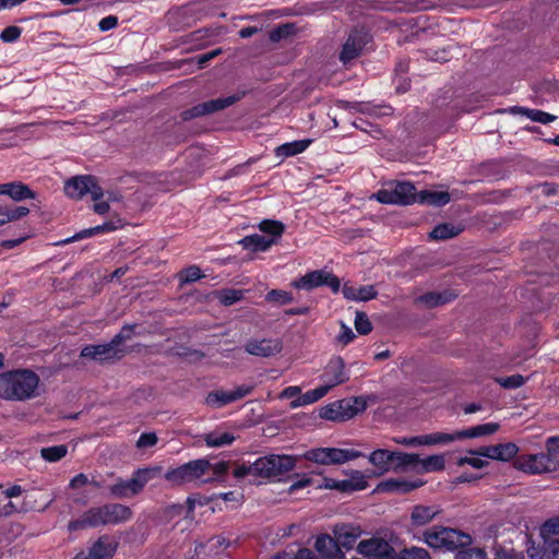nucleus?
<instances>
[{"label": "nucleus", "mask_w": 559, "mask_h": 559, "mask_svg": "<svg viewBox=\"0 0 559 559\" xmlns=\"http://www.w3.org/2000/svg\"><path fill=\"white\" fill-rule=\"evenodd\" d=\"M240 243L245 249L258 252V251H266L274 245V239L267 238L264 235L253 234L250 236H246L240 240Z\"/></svg>", "instance_id": "obj_35"}, {"label": "nucleus", "mask_w": 559, "mask_h": 559, "mask_svg": "<svg viewBox=\"0 0 559 559\" xmlns=\"http://www.w3.org/2000/svg\"><path fill=\"white\" fill-rule=\"evenodd\" d=\"M68 453V447L64 444L43 448L40 450L41 457L50 463L58 462Z\"/></svg>", "instance_id": "obj_45"}, {"label": "nucleus", "mask_w": 559, "mask_h": 559, "mask_svg": "<svg viewBox=\"0 0 559 559\" xmlns=\"http://www.w3.org/2000/svg\"><path fill=\"white\" fill-rule=\"evenodd\" d=\"M540 536L545 543L559 545V516L552 518L542 525Z\"/></svg>", "instance_id": "obj_39"}, {"label": "nucleus", "mask_w": 559, "mask_h": 559, "mask_svg": "<svg viewBox=\"0 0 559 559\" xmlns=\"http://www.w3.org/2000/svg\"><path fill=\"white\" fill-rule=\"evenodd\" d=\"M469 454H477L485 459L509 461L518 453V447L514 443H501L496 445L481 447L477 451L471 450Z\"/></svg>", "instance_id": "obj_17"}, {"label": "nucleus", "mask_w": 559, "mask_h": 559, "mask_svg": "<svg viewBox=\"0 0 559 559\" xmlns=\"http://www.w3.org/2000/svg\"><path fill=\"white\" fill-rule=\"evenodd\" d=\"M202 277L201 270L198 266H189L180 273L182 283H192Z\"/></svg>", "instance_id": "obj_58"}, {"label": "nucleus", "mask_w": 559, "mask_h": 559, "mask_svg": "<svg viewBox=\"0 0 559 559\" xmlns=\"http://www.w3.org/2000/svg\"><path fill=\"white\" fill-rule=\"evenodd\" d=\"M117 25L118 19L115 15H108L106 17H103L98 23V27L102 32L114 29Z\"/></svg>", "instance_id": "obj_62"}, {"label": "nucleus", "mask_w": 559, "mask_h": 559, "mask_svg": "<svg viewBox=\"0 0 559 559\" xmlns=\"http://www.w3.org/2000/svg\"><path fill=\"white\" fill-rule=\"evenodd\" d=\"M338 546L352 549L362 535V530L355 524H337L332 530Z\"/></svg>", "instance_id": "obj_19"}, {"label": "nucleus", "mask_w": 559, "mask_h": 559, "mask_svg": "<svg viewBox=\"0 0 559 559\" xmlns=\"http://www.w3.org/2000/svg\"><path fill=\"white\" fill-rule=\"evenodd\" d=\"M473 456H461L457 459L456 464L459 466L471 465L474 468H483L487 465V461L484 456H479L477 454H472Z\"/></svg>", "instance_id": "obj_51"}, {"label": "nucleus", "mask_w": 559, "mask_h": 559, "mask_svg": "<svg viewBox=\"0 0 559 559\" xmlns=\"http://www.w3.org/2000/svg\"><path fill=\"white\" fill-rule=\"evenodd\" d=\"M461 231L462 228L460 226H456L451 223H445L436 226L431 230L430 237L432 239L444 240L457 236Z\"/></svg>", "instance_id": "obj_42"}, {"label": "nucleus", "mask_w": 559, "mask_h": 559, "mask_svg": "<svg viewBox=\"0 0 559 559\" xmlns=\"http://www.w3.org/2000/svg\"><path fill=\"white\" fill-rule=\"evenodd\" d=\"M21 34L22 29L19 26H8L1 32L0 39L3 43H14L20 38Z\"/></svg>", "instance_id": "obj_56"}, {"label": "nucleus", "mask_w": 559, "mask_h": 559, "mask_svg": "<svg viewBox=\"0 0 559 559\" xmlns=\"http://www.w3.org/2000/svg\"><path fill=\"white\" fill-rule=\"evenodd\" d=\"M511 112L521 114L532 121L540 122V123H549L556 119L554 115H550L548 112L538 110V109H528L525 107H512L510 109Z\"/></svg>", "instance_id": "obj_41"}, {"label": "nucleus", "mask_w": 559, "mask_h": 559, "mask_svg": "<svg viewBox=\"0 0 559 559\" xmlns=\"http://www.w3.org/2000/svg\"><path fill=\"white\" fill-rule=\"evenodd\" d=\"M461 430L455 432H433L424 435V443L425 445H436V444H449L456 440H462Z\"/></svg>", "instance_id": "obj_38"}, {"label": "nucleus", "mask_w": 559, "mask_h": 559, "mask_svg": "<svg viewBox=\"0 0 559 559\" xmlns=\"http://www.w3.org/2000/svg\"><path fill=\"white\" fill-rule=\"evenodd\" d=\"M253 388L251 384H241L230 391L215 390L207 394L205 403L212 408H221L249 395Z\"/></svg>", "instance_id": "obj_13"}, {"label": "nucleus", "mask_w": 559, "mask_h": 559, "mask_svg": "<svg viewBox=\"0 0 559 559\" xmlns=\"http://www.w3.org/2000/svg\"><path fill=\"white\" fill-rule=\"evenodd\" d=\"M160 473V467H145L133 472L130 479L118 478L111 486L109 492L118 499H127L139 495L146 484Z\"/></svg>", "instance_id": "obj_4"}, {"label": "nucleus", "mask_w": 559, "mask_h": 559, "mask_svg": "<svg viewBox=\"0 0 559 559\" xmlns=\"http://www.w3.org/2000/svg\"><path fill=\"white\" fill-rule=\"evenodd\" d=\"M369 39V34L364 29L353 31L343 45L342 51L340 53L341 61L346 64L347 62L358 57Z\"/></svg>", "instance_id": "obj_15"}, {"label": "nucleus", "mask_w": 559, "mask_h": 559, "mask_svg": "<svg viewBox=\"0 0 559 559\" xmlns=\"http://www.w3.org/2000/svg\"><path fill=\"white\" fill-rule=\"evenodd\" d=\"M496 381L504 389H518L522 386L526 379L521 374L497 378Z\"/></svg>", "instance_id": "obj_50"}, {"label": "nucleus", "mask_w": 559, "mask_h": 559, "mask_svg": "<svg viewBox=\"0 0 559 559\" xmlns=\"http://www.w3.org/2000/svg\"><path fill=\"white\" fill-rule=\"evenodd\" d=\"M296 465V459L292 455L271 454L254 461L258 477H277L290 472Z\"/></svg>", "instance_id": "obj_8"}, {"label": "nucleus", "mask_w": 559, "mask_h": 559, "mask_svg": "<svg viewBox=\"0 0 559 559\" xmlns=\"http://www.w3.org/2000/svg\"><path fill=\"white\" fill-rule=\"evenodd\" d=\"M0 195H8L19 202L26 199H35V193L21 181L0 185Z\"/></svg>", "instance_id": "obj_24"}, {"label": "nucleus", "mask_w": 559, "mask_h": 559, "mask_svg": "<svg viewBox=\"0 0 559 559\" xmlns=\"http://www.w3.org/2000/svg\"><path fill=\"white\" fill-rule=\"evenodd\" d=\"M530 559H558L559 558V545L545 543L543 545H532L527 548Z\"/></svg>", "instance_id": "obj_32"}, {"label": "nucleus", "mask_w": 559, "mask_h": 559, "mask_svg": "<svg viewBox=\"0 0 559 559\" xmlns=\"http://www.w3.org/2000/svg\"><path fill=\"white\" fill-rule=\"evenodd\" d=\"M253 467H254V462L253 463H242V464L237 465L234 468L233 474L236 478H242L246 476L258 477V471Z\"/></svg>", "instance_id": "obj_55"}, {"label": "nucleus", "mask_w": 559, "mask_h": 559, "mask_svg": "<svg viewBox=\"0 0 559 559\" xmlns=\"http://www.w3.org/2000/svg\"><path fill=\"white\" fill-rule=\"evenodd\" d=\"M515 468L527 474H542L555 471L554 463L544 452L520 455L514 462Z\"/></svg>", "instance_id": "obj_14"}, {"label": "nucleus", "mask_w": 559, "mask_h": 559, "mask_svg": "<svg viewBox=\"0 0 559 559\" xmlns=\"http://www.w3.org/2000/svg\"><path fill=\"white\" fill-rule=\"evenodd\" d=\"M329 386L322 384L313 390L307 391L297 399L293 400L290 406L292 408H298L301 406L313 404L321 400L323 396H325L329 393Z\"/></svg>", "instance_id": "obj_33"}, {"label": "nucleus", "mask_w": 559, "mask_h": 559, "mask_svg": "<svg viewBox=\"0 0 559 559\" xmlns=\"http://www.w3.org/2000/svg\"><path fill=\"white\" fill-rule=\"evenodd\" d=\"M393 459L394 451L386 449H377L368 456L369 463L377 468L380 475L392 471Z\"/></svg>", "instance_id": "obj_25"}, {"label": "nucleus", "mask_w": 559, "mask_h": 559, "mask_svg": "<svg viewBox=\"0 0 559 559\" xmlns=\"http://www.w3.org/2000/svg\"><path fill=\"white\" fill-rule=\"evenodd\" d=\"M450 200V194L447 191L421 190L416 194V202L432 206L445 205Z\"/></svg>", "instance_id": "obj_31"}, {"label": "nucleus", "mask_w": 559, "mask_h": 559, "mask_svg": "<svg viewBox=\"0 0 559 559\" xmlns=\"http://www.w3.org/2000/svg\"><path fill=\"white\" fill-rule=\"evenodd\" d=\"M394 559H431L429 552L420 547L405 548Z\"/></svg>", "instance_id": "obj_47"}, {"label": "nucleus", "mask_w": 559, "mask_h": 559, "mask_svg": "<svg viewBox=\"0 0 559 559\" xmlns=\"http://www.w3.org/2000/svg\"><path fill=\"white\" fill-rule=\"evenodd\" d=\"M445 467V459L443 454H433L425 459H420L417 463L418 473L441 472Z\"/></svg>", "instance_id": "obj_36"}, {"label": "nucleus", "mask_w": 559, "mask_h": 559, "mask_svg": "<svg viewBox=\"0 0 559 559\" xmlns=\"http://www.w3.org/2000/svg\"><path fill=\"white\" fill-rule=\"evenodd\" d=\"M245 349L253 356L270 357L282 350V342L277 338L250 340Z\"/></svg>", "instance_id": "obj_18"}, {"label": "nucleus", "mask_w": 559, "mask_h": 559, "mask_svg": "<svg viewBox=\"0 0 559 559\" xmlns=\"http://www.w3.org/2000/svg\"><path fill=\"white\" fill-rule=\"evenodd\" d=\"M392 440L396 444L405 445V447H421L424 443V435L416 437H393Z\"/></svg>", "instance_id": "obj_57"}, {"label": "nucleus", "mask_w": 559, "mask_h": 559, "mask_svg": "<svg viewBox=\"0 0 559 559\" xmlns=\"http://www.w3.org/2000/svg\"><path fill=\"white\" fill-rule=\"evenodd\" d=\"M342 293L346 299L353 301H368L377 296V290L372 285L356 287L345 284L342 288Z\"/></svg>", "instance_id": "obj_27"}, {"label": "nucleus", "mask_w": 559, "mask_h": 559, "mask_svg": "<svg viewBox=\"0 0 559 559\" xmlns=\"http://www.w3.org/2000/svg\"><path fill=\"white\" fill-rule=\"evenodd\" d=\"M314 548L321 559H345L335 537L328 534L317 536Z\"/></svg>", "instance_id": "obj_20"}, {"label": "nucleus", "mask_w": 559, "mask_h": 559, "mask_svg": "<svg viewBox=\"0 0 559 559\" xmlns=\"http://www.w3.org/2000/svg\"><path fill=\"white\" fill-rule=\"evenodd\" d=\"M120 227H122V222L120 218L109 219L102 225H97L95 227L87 228L75 234L73 237L63 240L62 243H69L100 233L114 231L119 229Z\"/></svg>", "instance_id": "obj_26"}, {"label": "nucleus", "mask_w": 559, "mask_h": 559, "mask_svg": "<svg viewBox=\"0 0 559 559\" xmlns=\"http://www.w3.org/2000/svg\"><path fill=\"white\" fill-rule=\"evenodd\" d=\"M203 440L209 448H222L231 444L235 441V436L228 431L215 430L205 433Z\"/></svg>", "instance_id": "obj_37"}, {"label": "nucleus", "mask_w": 559, "mask_h": 559, "mask_svg": "<svg viewBox=\"0 0 559 559\" xmlns=\"http://www.w3.org/2000/svg\"><path fill=\"white\" fill-rule=\"evenodd\" d=\"M297 289L312 290L320 286H328L333 293H337L341 288L340 280L326 270H316L306 273L304 276L292 283Z\"/></svg>", "instance_id": "obj_10"}, {"label": "nucleus", "mask_w": 559, "mask_h": 559, "mask_svg": "<svg viewBox=\"0 0 559 559\" xmlns=\"http://www.w3.org/2000/svg\"><path fill=\"white\" fill-rule=\"evenodd\" d=\"M342 411L337 407V402L330 404L322 408L321 411V417L328 420L333 421H343L342 418Z\"/></svg>", "instance_id": "obj_54"}, {"label": "nucleus", "mask_w": 559, "mask_h": 559, "mask_svg": "<svg viewBox=\"0 0 559 559\" xmlns=\"http://www.w3.org/2000/svg\"><path fill=\"white\" fill-rule=\"evenodd\" d=\"M321 378L330 390L336 385L345 383L349 379V374L345 370L344 360L341 357H333L330 359Z\"/></svg>", "instance_id": "obj_16"}, {"label": "nucleus", "mask_w": 559, "mask_h": 559, "mask_svg": "<svg viewBox=\"0 0 559 559\" xmlns=\"http://www.w3.org/2000/svg\"><path fill=\"white\" fill-rule=\"evenodd\" d=\"M357 551L372 559H394V548L392 545L378 536L359 542Z\"/></svg>", "instance_id": "obj_12"}, {"label": "nucleus", "mask_w": 559, "mask_h": 559, "mask_svg": "<svg viewBox=\"0 0 559 559\" xmlns=\"http://www.w3.org/2000/svg\"><path fill=\"white\" fill-rule=\"evenodd\" d=\"M22 493V487L19 485L11 486L10 488L3 490L2 486H0V497L1 502L3 500H8L14 497H19Z\"/></svg>", "instance_id": "obj_61"}, {"label": "nucleus", "mask_w": 559, "mask_h": 559, "mask_svg": "<svg viewBox=\"0 0 559 559\" xmlns=\"http://www.w3.org/2000/svg\"><path fill=\"white\" fill-rule=\"evenodd\" d=\"M265 300L277 305H287L293 301V295L285 290L272 289L266 294Z\"/></svg>", "instance_id": "obj_48"}, {"label": "nucleus", "mask_w": 559, "mask_h": 559, "mask_svg": "<svg viewBox=\"0 0 559 559\" xmlns=\"http://www.w3.org/2000/svg\"><path fill=\"white\" fill-rule=\"evenodd\" d=\"M29 210L25 206H16L14 209L7 207L8 216L10 217V222L20 219L28 214Z\"/></svg>", "instance_id": "obj_63"}, {"label": "nucleus", "mask_w": 559, "mask_h": 559, "mask_svg": "<svg viewBox=\"0 0 559 559\" xmlns=\"http://www.w3.org/2000/svg\"><path fill=\"white\" fill-rule=\"evenodd\" d=\"M211 466L210 461L206 459L193 460L168 471L165 474V478L175 484L194 481L204 476Z\"/></svg>", "instance_id": "obj_9"}, {"label": "nucleus", "mask_w": 559, "mask_h": 559, "mask_svg": "<svg viewBox=\"0 0 559 559\" xmlns=\"http://www.w3.org/2000/svg\"><path fill=\"white\" fill-rule=\"evenodd\" d=\"M243 296L242 290L239 289H225L219 293V300L222 304L229 306L239 301Z\"/></svg>", "instance_id": "obj_52"}, {"label": "nucleus", "mask_w": 559, "mask_h": 559, "mask_svg": "<svg viewBox=\"0 0 559 559\" xmlns=\"http://www.w3.org/2000/svg\"><path fill=\"white\" fill-rule=\"evenodd\" d=\"M499 427L500 426L497 423L480 424L475 427L461 430V436L463 439L489 436L497 432Z\"/></svg>", "instance_id": "obj_40"}, {"label": "nucleus", "mask_w": 559, "mask_h": 559, "mask_svg": "<svg viewBox=\"0 0 559 559\" xmlns=\"http://www.w3.org/2000/svg\"><path fill=\"white\" fill-rule=\"evenodd\" d=\"M305 459L321 465L344 464L362 456L354 449L314 448L305 453Z\"/></svg>", "instance_id": "obj_7"}, {"label": "nucleus", "mask_w": 559, "mask_h": 559, "mask_svg": "<svg viewBox=\"0 0 559 559\" xmlns=\"http://www.w3.org/2000/svg\"><path fill=\"white\" fill-rule=\"evenodd\" d=\"M416 189L406 181L389 182L373 198L383 204L408 205L416 202Z\"/></svg>", "instance_id": "obj_5"}, {"label": "nucleus", "mask_w": 559, "mask_h": 559, "mask_svg": "<svg viewBox=\"0 0 559 559\" xmlns=\"http://www.w3.org/2000/svg\"><path fill=\"white\" fill-rule=\"evenodd\" d=\"M546 452L545 455L551 460L554 463L555 471L559 466V437H550L546 442Z\"/></svg>", "instance_id": "obj_46"}, {"label": "nucleus", "mask_w": 559, "mask_h": 559, "mask_svg": "<svg viewBox=\"0 0 559 559\" xmlns=\"http://www.w3.org/2000/svg\"><path fill=\"white\" fill-rule=\"evenodd\" d=\"M423 542L435 549L454 550L468 546L472 543V537L459 530L433 526L424 532Z\"/></svg>", "instance_id": "obj_3"}, {"label": "nucleus", "mask_w": 559, "mask_h": 559, "mask_svg": "<svg viewBox=\"0 0 559 559\" xmlns=\"http://www.w3.org/2000/svg\"><path fill=\"white\" fill-rule=\"evenodd\" d=\"M301 395V389L297 385H290V386H287L285 388L281 394H280V397L281 399H294V397H298Z\"/></svg>", "instance_id": "obj_64"}, {"label": "nucleus", "mask_w": 559, "mask_h": 559, "mask_svg": "<svg viewBox=\"0 0 559 559\" xmlns=\"http://www.w3.org/2000/svg\"><path fill=\"white\" fill-rule=\"evenodd\" d=\"M39 377L28 369L0 373V399L23 402L37 396Z\"/></svg>", "instance_id": "obj_1"}, {"label": "nucleus", "mask_w": 559, "mask_h": 559, "mask_svg": "<svg viewBox=\"0 0 559 559\" xmlns=\"http://www.w3.org/2000/svg\"><path fill=\"white\" fill-rule=\"evenodd\" d=\"M455 296L449 292L444 293H428L418 298V300L428 306V307H436L439 305L447 304L451 301Z\"/></svg>", "instance_id": "obj_44"}, {"label": "nucleus", "mask_w": 559, "mask_h": 559, "mask_svg": "<svg viewBox=\"0 0 559 559\" xmlns=\"http://www.w3.org/2000/svg\"><path fill=\"white\" fill-rule=\"evenodd\" d=\"M311 144V140H297L293 142L284 143L275 148V155L280 158H286L290 156L298 155L305 152L309 145Z\"/></svg>", "instance_id": "obj_34"}, {"label": "nucleus", "mask_w": 559, "mask_h": 559, "mask_svg": "<svg viewBox=\"0 0 559 559\" xmlns=\"http://www.w3.org/2000/svg\"><path fill=\"white\" fill-rule=\"evenodd\" d=\"M419 461L420 456L418 454L394 451L392 472L399 473L408 469L417 472V463Z\"/></svg>", "instance_id": "obj_29"}, {"label": "nucleus", "mask_w": 559, "mask_h": 559, "mask_svg": "<svg viewBox=\"0 0 559 559\" xmlns=\"http://www.w3.org/2000/svg\"><path fill=\"white\" fill-rule=\"evenodd\" d=\"M157 437L154 432L142 433L136 441V447L140 449L155 445Z\"/></svg>", "instance_id": "obj_60"}, {"label": "nucleus", "mask_w": 559, "mask_h": 559, "mask_svg": "<svg viewBox=\"0 0 559 559\" xmlns=\"http://www.w3.org/2000/svg\"><path fill=\"white\" fill-rule=\"evenodd\" d=\"M134 326H123L120 333H118L109 343L98 345H87L82 352L81 356L97 361H105L116 357H119L120 349L118 346L127 338H130Z\"/></svg>", "instance_id": "obj_6"}, {"label": "nucleus", "mask_w": 559, "mask_h": 559, "mask_svg": "<svg viewBox=\"0 0 559 559\" xmlns=\"http://www.w3.org/2000/svg\"><path fill=\"white\" fill-rule=\"evenodd\" d=\"M355 329L359 334L366 335L372 330L371 322L364 312H357L355 317Z\"/></svg>", "instance_id": "obj_53"}, {"label": "nucleus", "mask_w": 559, "mask_h": 559, "mask_svg": "<svg viewBox=\"0 0 559 559\" xmlns=\"http://www.w3.org/2000/svg\"><path fill=\"white\" fill-rule=\"evenodd\" d=\"M440 513L441 509L439 506L417 504L411 512V523L416 527L426 526Z\"/></svg>", "instance_id": "obj_23"}, {"label": "nucleus", "mask_w": 559, "mask_h": 559, "mask_svg": "<svg viewBox=\"0 0 559 559\" xmlns=\"http://www.w3.org/2000/svg\"><path fill=\"white\" fill-rule=\"evenodd\" d=\"M236 99L237 98L235 96H230L226 98L211 99L209 102L195 105L190 110L185 112V118H193L218 111L234 104Z\"/></svg>", "instance_id": "obj_21"}, {"label": "nucleus", "mask_w": 559, "mask_h": 559, "mask_svg": "<svg viewBox=\"0 0 559 559\" xmlns=\"http://www.w3.org/2000/svg\"><path fill=\"white\" fill-rule=\"evenodd\" d=\"M116 551V544L107 536H102L92 546L88 552L90 559H109Z\"/></svg>", "instance_id": "obj_30"}, {"label": "nucleus", "mask_w": 559, "mask_h": 559, "mask_svg": "<svg viewBox=\"0 0 559 559\" xmlns=\"http://www.w3.org/2000/svg\"><path fill=\"white\" fill-rule=\"evenodd\" d=\"M424 485V481L420 479H386L384 481H381L377 490L381 492H399V493H406L412 490H415Z\"/></svg>", "instance_id": "obj_22"}, {"label": "nucleus", "mask_w": 559, "mask_h": 559, "mask_svg": "<svg viewBox=\"0 0 559 559\" xmlns=\"http://www.w3.org/2000/svg\"><path fill=\"white\" fill-rule=\"evenodd\" d=\"M337 407L342 411L341 413L344 421L364 412L367 407V403L362 397L345 399L337 401Z\"/></svg>", "instance_id": "obj_28"}, {"label": "nucleus", "mask_w": 559, "mask_h": 559, "mask_svg": "<svg viewBox=\"0 0 559 559\" xmlns=\"http://www.w3.org/2000/svg\"><path fill=\"white\" fill-rule=\"evenodd\" d=\"M348 481L353 491L366 489L368 486L367 476L360 471H352Z\"/></svg>", "instance_id": "obj_49"}, {"label": "nucleus", "mask_w": 559, "mask_h": 559, "mask_svg": "<svg viewBox=\"0 0 559 559\" xmlns=\"http://www.w3.org/2000/svg\"><path fill=\"white\" fill-rule=\"evenodd\" d=\"M64 192L73 199H80L88 193L94 201L102 199L104 195L103 189L92 176H76L69 179L64 185Z\"/></svg>", "instance_id": "obj_11"}, {"label": "nucleus", "mask_w": 559, "mask_h": 559, "mask_svg": "<svg viewBox=\"0 0 559 559\" xmlns=\"http://www.w3.org/2000/svg\"><path fill=\"white\" fill-rule=\"evenodd\" d=\"M259 229L266 234L265 236L267 238L274 239V243L278 241V239L282 237L284 233V225L278 221H263L259 224Z\"/></svg>", "instance_id": "obj_43"}, {"label": "nucleus", "mask_w": 559, "mask_h": 559, "mask_svg": "<svg viewBox=\"0 0 559 559\" xmlns=\"http://www.w3.org/2000/svg\"><path fill=\"white\" fill-rule=\"evenodd\" d=\"M455 559H486V554L479 548H468L459 551Z\"/></svg>", "instance_id": "obj_59"}, {"label": "nucleus", "mask_w": 559, "mask_h": 559, "mask_svg": "<svg viewBox=\"0 0 559 559\" xmlns=\"http://www.w3.org/2000/svg\"><path fill=\"white\" fill-rule=\"evenodd\" d=\"M132 511L129 507L120 503L105 504L87 510L80 519L71 521L69 531H78L100 525H116L131 519Z\"/></svg>", "instance_id": "obj_2"}]
</instances>
